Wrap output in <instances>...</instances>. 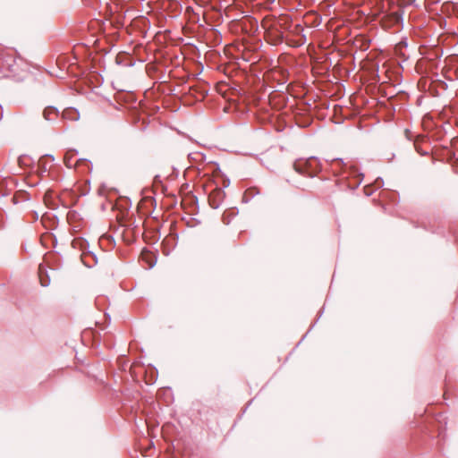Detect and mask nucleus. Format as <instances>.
Listing matches in <instances>:
<instances>
[{
	"label": "nucleus",
	"mask_w": 458,
	"mask_h": 458,
	"mask_svg": "<svg viewBox=\"0 0 458 458\" xmlns=\"http://www.w3.org/2000/svg\"><path fill=\"white\" fill-rule=\"evenodd\" d=\"M293 168L300 174L312 177L320 171V163L316 157L300 158L294 162Z\"/></svg>",
	"instance_id": "f257e3e1"
},
{
	"label": "nucleus",
	"mask_w": 458,
	"mask_h": 458,
	"mask_svg": "<svg viewBox=\"0 0 458 458\" xmlns=\"http://www.w3.org/2000/svg\"><path fill=\"white\" fill-rule=\"evenodd\" d=\"M387 4L390 5V1H386ZM403 9L401 6L393 4L389 6L386 14L382 17V24L385 28H391L398 25L402 21Z\"/></svg>",
	"instance_id": "f03ea898"
},
{
	"label": "nucleus",
	"mask_w": 458,
	"mask_h": 458,
	"mask_svg": "<svg viewBox=\"0 0 458 458\" xmlns=\"http://www.w3.org/2000/svg\"><path fill=\"white\" fill-rule=\"evenodd\" d=\"M306 36L303 34V28L297 24L288 30L285 34V43L292 47H299L306 43Z\"/></svg>",
	"instance_id": "7ed1b4c3"
},
{
	"label": "nucleus",
	"mask_w": 458,
	"mask_h": 458,
	"mask_svg": "<svg viewBox=\"0 0 458 458\" xmlns=\"http://www.w3.org/2000/svg\"><path fill=\"white\" fill-rule=\"evenodd\" d=\"M282 26L281 21H278L267 29L265 37L269 44L277 46L284 41L285 42V35L282 30Z\"/></svg>",
	"instance_id": "20e7f679"
},
{
	"label": "nucleus",
	"mask_w": 458,
	"mask_h": 458,
	"mask_svg": "<svg viewBox=\"0 0 458 458\" xmlns=\"http://www.w3.org/2000/svg\"><path fill=\"white\" fill-rule=\"evenodd\" d=\"M76 154H77L76 151L72 150V149H70L65 153V155L64 157V163L65 164V165L69 168H71V167L79 168L81 165H85V166L89 167V162L86 159H77L75 161L73 160L74 157H76Z\"/></svg>",
	"instance_id": "39448f33"
},
{
	"label": "nucleus",
	"mask_w": 458,
	"mask_h": 458,
	"mask_svg": "<svg viewBox=\"0 0 458 458\" xmlns=\"http://www.w3.org/2000/svg\"><path fill=\"white\" fill-rule=\"evenodd\" d=\"M225 194L220 188H215L208 196V203L213 208H218L225 199Z\"/></svg>",
	"instance_id": "423d86ee"
},
{
	"label": "nucleus",
	"mask_w": 458,
	"mask_h": 458,
	"mask_svg": "<svg viewBox=\"0 0 458 458\" xmlns=\"http://www.w3.org/2000/svg\"><path fill=\"white\" fill-rule=\"evenodd\" d=\"M44 202L47 207L50 208H55L57 207V195L56 193L49 189L44 194Z\"/></svg>",
	"instance_id": "0eeeda50"
},
{
	"label": "nucleus",
	"mask_w": 458,
	"mask_h": 458,
	"mask_svg": "<svg viewBox=\"0 0 458 458\" xmlns=\"http://www.w3.org/2000/svg\"><path fill=\"white\" fill-rule=\"evenodd\" d=\"M38 278L42 286H47L50 283L48 275L47 274V271L42 265H40L38 267Z\"/></svg>",
	"instance_id": "6e6552de"
},
{
	"label": "nucleus",
	"mask_w": 458,
	"mask_h": 458,
	"mask_svg": "<svg viewBox=\"0 0 458 458\" xmlns=\"http://www.w3.org/2000/svg\"><path fill=\"white\" fill-rule=\"evenodd\" d=\"M52 115H56V110L53 107H47L43 112V116L46 120H51Z\"/></svg>",
	"instance_id": "1a4fd4ad"
},
{
	"label": "nucleus",
	"mask_w": 458,
	"mask_h": 458,
	"mask_svg": "<svg viewBox=\"0 0 458 458\" xmlns=\"http://www.w3.org/2000/svg\"><path fill=\"white\" fill-rule=\"evenodd\" d=\"M249 55H250V52L248 51V52H246V53H244V54H243V58H244L246 61H250L251 59H250V56H249Z\"/></svg>",
	"instance_id": "9d476101"
},
{
	"label": "nucleus",
	"mask_w": 458,
	"mask_h": 458,
	"mask_svg": "<svg viewBox=\"0 0 458 458\" xmlns=\"http://www.w3.org/2000/svg\"><path fill=\"white\" fill-rule=\"evenodd\" d=\"M300 5H305L308 0H297Z\"/></svg>",
	"instance_id": "9b49d317"
},
{
	"label": "nucleus",
	"mask_w": 458,
	"mask_h": 458,
	"mask_svg": "<svg viewBox=\"0 0 458 458\" xmlns=\"http://www.w3.org/2000/svg\"><path fill=\"white\" fill-rule=\"evenodd\" d=\"M279 2L286 4H289L290 0H279Z\"/></svg>",
	"instance_id": "f8f14e48"
},
{
	"label": "nucleus",
	"mask_w": 458,
	"mask_h": 458,
	"mask_svg": "<svg viewBox=\"0 0 458 458\" xmlns=\"http://www.w3.org/2000/svg\"><path fill=\"white\" fill-rule=\"evenodd\" d=\"M275 1H276V0H267V2H268V3H270V4L274 3Z\"/></svg>",
	"instance_id": "ddd939ff"
}]
</instances>
